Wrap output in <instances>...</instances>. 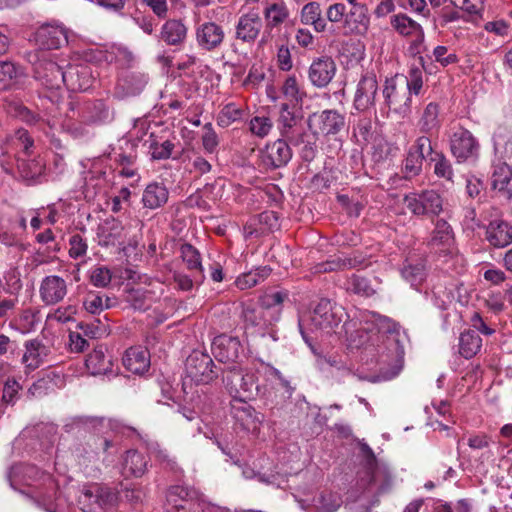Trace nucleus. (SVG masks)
Here are the masks:
<instances>
[{
    "instance_id": "473e14b6",
    "label": "nucleus",
    "mask_w": 512,
    "mask_h": 512,
    "mask_svg": "<svg viewBox=\"0 0 512 512\" xmlns=\"http://www.w3.org/2000/svg\"><path fill=\"white\" fill-rule=\"evenodd\" d=\"M241 318L246 328L253 327L259 329H263L272 324L273 321L278 320V317L269 316L260 305L259 307L244 305L242 307Z\"/></svg>"
},
{
    "instance_id": "e433bc0d",
    "label": "nucleus",
    "mask_w": 512,
    "mask_h": 512,
    "mask_svg": "<svg viewBox=\"0 0 512 512\" xmlns=\"http://www.w3.org/2000/svg\"><path fill=\"white\" fill-rule=\"evenodd\" d=\"M301 23L313 26L316 32H325L328 29L327 21L322 16L321 6L318 2L305 4L300 13Z\"/></svg>"
},
{
    "instance_id": "7c9ffc66",
    "label": "nucleus",
    "mask_w": 512,
    "mask_h": 512,
    "mask_svg": "<svg viewBox=\"0 0 512 512\" xmlns=\"http://www.w3.org/2000/svg\"><path fill=\"white\" fill-rule=\"evenodd\" d=\"M123 365L134 374H143L150 367L149 352L141 347H130L123 356Z\"/></svg>"
},
{
    "instance_id": "864d4df0",
    "label": "nucleus",
    "mask_w": 512,
    "mask_h": 512,
    "mask_svg": "<svg viewBox=\"0 0 512 512\" xmlns=\"http://www.w3.org/2000/svg\"><path fill=\"white\" fill-rule=\"evenodd\" d=\"M22 75L20 67L10 61L0 62V90L10 88Z\"/></svg>"
},
{
    "instance_id": "20e7f679",
    "label": "nucleus",
    "mask_w": 512,
    "mask_h": 512,
    "mask_svg": "<svg viewBox=\"0 0 512 512\" xmlns=\"http://www.w3.org/2000/svg\"><path fill=\"white\" fill-rule=\"evenodd\" d=\"M166 512H207L208 505L193 487L173 485L166 493Z\"/></svg>"
},
{
    "instance_id": "f8f14e48",
    "label": "nucleus",
    "mask_w": 512,
    "mask_h": 512,
    "mask_svg": "<svg viewBox=\"0 0 512 512\" xmlns=\"http://www.w3.org/2000/svg\"><path fill=\"white\" fill-rule=\"evenodd\" d=\"M277 129L281 138L289 140L290 143L302 142L306 130L302 116L297 115L287 103H282L277 118Z\"/></svg>"
},
{
    "instance_id": "c756f323",
    "label": "nucleus",
    "mask_w": 512,
    "mask_h": 512,
    "mask_svg": "<svg viewBox=\"0 0 512 512\" xmlns=\"http://www.w3.org/2000/svg\"><path fill=\"white\" fill-rule=\"evenodd\" d=\"M159 39L169 46H181L187 37V27L181 20L169 19L161 27Z\"/></svg>"
},
{
    "instance_id": "c03bdc74",
    "label": "nucleus",
    "mask_w": 512,
    "mask_h": 512,
    "mask_svg": "<svg viewBox=\"0 0 512 512\" xmlns=\"http://www.w3.org/2000/svg\"><path fill=\"white\" fill-rule=\"evenodd\" d=\"M180 252L187 269L197 274L195 275L196 282H202L204 275L199 251L191 244L185 243L181 245Z\"/></svg>"
},
{
    "instance_id": "9b49d317",
    "label": "nucleus",
    "mask_w": 512,
    "mask_h": 512,
    "mask_svg": "<svg viewBox=\"0 0 512 512\" xmlns=\"http://www.w3.org/2000/svg\"><path fill=\"white\" fill-rule=\"evenodd\" d=\"M307 126L313 136L336 135L344 128L345 117L337 110H324L309 115Z\"/></svg>"
},
{
    "instance_id": "0eeeda50",
    "label": "nucleus",
    "mask_w": 512,
    "mask_h": 512,
    "mask_svg": "<svg viewBox=\"0 0 512 512\" xmlns=\"http://www.w3.org/2000/svg\"><path fill=\"white\" fill-rule=\"evenodd\" d=\"M257 376L253 372H244L237 365L229 367L227 374L223 377L226 387L230 393H234L233 399H253L258 393Z\"/></svg>"
},
{
    "instance_id": "a18cd8bd",
    "label": "nucleus",
    "mask_w": 512,
    "mask_h": 512,
    "mask_svg": "<svg viewBox=\"0 0 512 512\" xmlns=\"http://www.w3.org/2000/svg\"><path fill=\"white\" fill-rule=\"evenodd\" d=\"M123 226L115 218L105 220L98 228L99 243L104 246L113 245L121 237Z\"/></svg>"
},
{
    "instance_id": "052dcab7",
    "label": "nucleus",
    "mask_w": 512,
    "mask_h": 512,
    "mask_svg": "<svg viewBox=\"0 0 512 512\" xmlns=\"http://www.w3.org/2000/svg\"><path fill=\"white\" fill-rule=\"evenodd\" d=\"M273 128L272 120L267 116H254L249 121V130L258 138L267 137Z\"/></svg>"
},
{
    "instance_id": "5fc2aeb1",
    "label": "nucleus",
    "mask_w": 512,
    "mask_h": 512,
    "mask_svg": "<svg viewBox=\"0 0 512 512\" xmlns=\"http://www.w3.org/2000/svg\"><path fill=\"white\" fill-rule=\"evenodd\" d=\"M429 162L434 163L433 171L438 178L453 181L454 172L452 164L442 151L435 153L433 158H429Z\"/></svg>"
},
{
    "instance_id": "412c9836",
    "label": "nucleus",
    "mask_w": 512,
    "mask_h": 512,
    "mask_svg": "<svg viewBox=\"0 0 512 512\" xmlns=\"http://www.w3.org/2000/svg\"><path fill=\"white\" fill-rule=\"evenodd\" d=\"M93 77L91 69L83 64H69L64 70L63 85L72 92H80L89 89Z\"/></svg>"
},
{
    "instance_id": "4468645a",
    "label": "nucleus",
    "mask_w": 512,
    "mask_h": 512,
    "mask_svg": "<svg viewBox=\"0 0 512 512\" xmlns=\"http://www.w3.org/2000/svg\"><path fill=\"white\" fill-rule=\"evenodd\" d=\"M479 147V143L473 134L462 127L453 133L450 140L451 153L459 163L476 158Z\"/></svg>"
},
{
    "instance_id": "393cba45",
    "label": "nucleus",
    "mask_w": 512,
    "mask_h": 512,
    "mask_svg": "<svg viewBox=\"0 0 512 512\" xmlns=\"http://www.w3.org/2000/svg\"><path fill=\"white\" fill-rule=\"evenodd\" d=\"M263 27L261 17L257 12H249L239 17L235 25V38L244 43H253Z\"/></svg>"
},
{
    "instance_id": "7ed1b4c3",
    "label": "nucleus",
    "mask_w": 512,
    "mask_h": 512,
    "mask_svg": "<svg viewBox=\"0 0 512 512\" xmlns=\"http://www.w3.org/2000/svg\"><path fill=\"white\" fill-rule=\"evenodd\" d=\"M454 242V232L450 224L444 219H438L432 231L429 246L444 253V256L447 257L445 261L448 265L447 269L453 266L454 270L460 273L464 266V259L461 255L455 253Z\"/></svg>"
},
{
    "instance_id": "4c0bfd02",
    "label": "nucleus",
    "mask_w": 512,
    "mask_h": 512,
    "mask_svg": "<svg viewBox=\"0 0 512 512\" xmlns=\"http://www.w3.org/2000/svg\"><path fill=\"white\" fill-rule=\"evenodd\" d=\"M265 20V33L273 31L285 23L290 16L289 10L284 3H270L263 9Z\"/></svg>"
},
{
    "instance_id": "bf43d9fd",
    "label": "nucleus",
    "mask_w": 512,
    "mask_h": 512,
    "mask_svg": "<svg viewBox=\"0 0 512 512\" xmlns=\"http://www.w3.org/2000/svg\"><path fill=\"white\" fill-rule=\"evenodd\" d=\"M259 224L262 226L261 231L257 230H248L247 233L249 236L255 234L258 236L259 234L265 232H272L277 230L280 226L278 214L274 211H264L258 215Z\"/></svg>"
},
{
    "instance_id": "774afa93",
    "label": "nucleus",
    "mask_w": 512,
    "mask_h": 512,
    "mask_svg": "<svg viewBox=\"0 0 512 512\" xmlns=\"http://www.w3.org/2000/svg\"><path fill=\"white\" fill-rule=\"evenodd\" d=\"M493 140L497 151H501L505 156L512 155V134L510 132L496 133Z\"/></svg>"
},
{
    "instance_id": "0e129e2a",
    "label": "nucleus",
    "mask_w": 512,
    "mask_h": 512,
    "mask_svg": "<svg viewBox=\"0 0 512 512\" xmlns=\"http://www.w3.org/2000/svg\"><path fill=\"white\" fill-rule=\"evenodd\" d=\"M424 160L412 150H407L406 158L403 161V171L406 178L418 176L422 172Z\"/></svg>"
},
{
    "instance_id": "cd10ccee",
    "label": "nucleus",
    "mask_w": 512,
    "mask_h": 512,
    "mask_svg": "<svg viewBox=\"0 0 512 512\" xmlns=\"http://www.w3.org/2000/svg\"><path fill=\"white\" fill-rule=\"evenodd\" d=\"M441 125L439 104L436 102L428 103L423 108L417 121V127L420 133L435 136L439 133Z\"/></svg>"
},
{
    "instance_id": "4d7b16f0",
    "label": "nucleus",
    "mask_w": 512,
    "mask_h": 512,
    "mask_svg": "<svg viewBox=\"0 0 512 512\" xmlns=\"http://www.w3.org/2000/svg\"><path fill=\"white\" fill-rule=\"evenodd\" d=\"M405 79L407 94L410 98H412V95L418 96L422 93L424 85L422 68L412 65Z\"/></svg>"
},
{
    "instance_id": "72a5a7b5",
    "label": "nucleus",
    "mask_w": 512,
    "mask_h": 512,
    "mask_svg": "<svg viewBox=\"0 0 512 512\" xmlns=\"http://www.w3.org/2000/svg\"><path fill=\"white\" fill-rule=\"evenodd\" d=\"M169 198V191L163 183L152 182L146 186L142 195V203L145 208L158 209L163 207Z\"/></svg>"
},
{
    "instance_id": "c85d7f7f",
    "label": "nucleus",
    "mask_w": 512,
    "mask_h": 512,
    "mask_svg": "<svg viewBox=\"0 0 512 512\" xmlns=\"http://www.w3.org/2000/svg\"><path fill=\"white\" fill-rule=\"evenodd\" d=\"M486 239L495 248H504L512 243V226L503 220H494L486 228Z\"/></svg>"
},
{
    "instance_id": "a878e982",
    "label": "nucleus",
    "mask_w": 512,
    "mask_h": 512,
    "mask_svg": "<svg viewBox=\"0 0 512 512\" xmlns=\"http://www.w3.org/2000/svg\"><path fill=\"white\" fill-rule=\"evenodd\" d=\"M80 118L86 124L101 125L113 120V112L104 100L97 99L84 103Z\"/></svg>"
},
{
    "instance_id": "338daca9",
    "label": "nucleus",
    "mask_w": 512,
    "mask_h": 512,
    "mask_svg": "<svg viewBox=\"0 0 512 512\" xmlns=\"http://www.w3.org/2000/svg\"><path fill=\"white\" fill-rule=\"evenodd\" d=\"M203 135L201 137L202 146L207 153L213 154L217 151L219 138L211 123L203 126Z\"/></svg>"
},
{
    "instance_id": "79ce46f5",
    "label": "nucleus",
    "mask_w": 512,
    "mask_h": 512,
    "mask_svg": "<svg viewBox=\"0 0 512 512\" xmlns=\"http://www.w3.org/2000/svg\"><path fill=\"white\" fill-rule=\"evenodd\" d=\"M459 354L465 359L474 357L482 347V339L475 330H466L459 337Z\"/></svg>"
},
{
    "instance_id": "8fccbe9b",
    "label": "nucleus",
    "mask_w": 512,
    "mask_h": 512,
    "mask_svg": "<svg viewBox=\"0 0 512 512\" xmlns=\"http://www.w3.org/2000/svg\"><path fill=\"white\" fill-rule=\"evenodd\" d=\"M346 288L348 291L362 297H371L377 291V288L372 284L370 279L357 274H353L347 280Z\"/></svg>"
},
{
    "instance_id": "a211bd4d",
    "label": "nucleus",
    "mask_w": 512,
    "mask_h": 512,
    "mask_svg": "<svg viewBox=\"0 0 512 512\" xmlns=\"http://www.w3.org/2000/svg\"><path fill=\"white\" fill-rule=\"evenodd\" d=\"M243 351L240 340L226 334L214 338L212 342V353L216 360L222 363H234Z\"/></svg>"
},
{
    "instance_id": "49530a36",
    "label": "nucleus",
    "mask_w": 512,
    "mask_h": 512,
    "mask_svg": "<svg viewBox=\"0 0 512 512\" xmlns=\"http://www.w3.org/2000/svg\"><path fill=\"white\" fill-rule=\"evenodd\" d=\"M288 296L289 293L286 290L268 292L259 299V304L269 316L279 318L280 307L288 299Z\"/></svg>"
},
{
    "instance_id": "37998d69",
    "label": "nucleus",
    "mask_w": 512,
    "mask_h": 512,
    "mask_svg": "<svg viewBox=\"0 0 512 512\" xmlns=\"http://www.w3.org/2000/svg\"><path fill=\"white\" fill-rule=\"evenodd\" d=\"M115 305L116 299L114 297L93 291L88 292L83 301L85 310L93 315L100 314L105 309L112 308Z\"/></svg>"
},
{
    "instance_id": "f3484780",
    "label": "nucleus",
    "mask_w": 512,
    "mask_h": 512,
    "mask_svg": "<svg viewBox=\"0 0 512 512\" xmlns=\"http://www.w3.org/2000/svg\"><path fill=\"white\" fill-rule=\"evenodd\" d=\"M35 42L41 50L40 52L59 49L68 43L67 30L62 25H42L35 33Z\"/></svg>"
},
{
    "instance_id": "09e8293b",
    "label": "nucleus",
    "mask_w": 512,
    "mask_h": 512,
    "mask_svg": "<svg viewBox=\"0 0 512 512\" xmlns=\"http://www.w3.org/2000/svg\"><path fill=\"white\" fill-rule=\"evenodd\" d=\"M342 503L341 495L332 491H323L314 499L316 512H336Z\"/></svg>"
},
{
    "instance_id": "5701e85b",
    "label": "nucleus",
    "mask_w": 512,
    "mask_h": 512,
    "mask_svg": "<svg viewBox=\"0 0 512 512\" xmlns=\"http://www.w3.org/2000/svg\"><path fill=\"white\" fill-rule=\"evenodd\" d=\"M366 259L360 254L335 255L313 267L314 273H329L366 266Z\"/></svg>"
},
{
    "instance_id": "13d9d810",
    "label": "nucleus",
    "mask_w": 512,
    "mask_h": 512,
    "mask_svg": "<svg viewBox=\"0 0 512 512\" xmlns=\"http://www.w3.org/2000/svg\"><path fill=\"white\" fill-rule=\"evenodd\" d=\"M316 363L321 371L328 372L330 368H335L342 372L343 375H350L352 373L351 369L346 366L341 358L335 355H318Z\"/></svg>"
},
{
    "instance_id": "6e6d98bb",
    "label": "nucleus",
    "mask_w": 512,
    "mask_h": 512,
    "mask_svg": "<svg viewBox=\"0 0 512 512\" xmlns=\"http://www.w3.org/2000/svg\"><path fill=\"white\" fill-rule=\"evenodd\" d=\"M432 137L431 135L421 134L415 139L409 149L416 155H419L422 160L429 161V158H433L434 154L439 152L433 148Z\"/></svg>"
},
{
    "instance_id": "6ab92c4d",
    "label": "nucleus",
    "mask_w": 512,
    "mask_h": 512,
    "mask_svg": "<svg viewBox=\"0 0 512 512\" xmlns=\"http://www.w3.org/2000/svg\"><path fill=\"white\" fill-rule=\"evenodd\" d=\"M225 32L223 27L214 22L207 21L196 28V42L205 51H214L223 44Z\"/></svg>"
},
{
    "instance_id": "b1692460",
    "label": "nucleus",
    "mask_w": 512,
    "mask_h": 512,
    "mask_svg": "<svg viewBox=\"0 0 512 512\" xmlns=\"http://www.w3.org/2000/svg\"><path fill=\"white\" fill-rule=\"evenodd\" d=\"M336 73V64L331 57L322 56L315 59L308 71V77L312 85L318 88L326 87Z\"/></svg>"
},
{
    "instance_id": "39448f33",
    "label": "nucleus",
    "mask_w": 512,
    "mask_h": 512,
    "mask_svg": "<svg viewBox=\"0 0 512 512\" xmlns=\"http://www.w3.org/2000/svg\"><path fill=\"white\" fill-rule=\"evenodd\" d=\"M117 500L113 489L98 483L84 485L79 496L85 512H106L116 505Z\"/></svg>"
},
{
    "instance_id": "6e6552de",
    "label": "nucleus",
    "mask_w": 512,
    "mask_h": 512,
    "mask_svg": "<svg viewBox=\"0 0 512 512\" xmlns=\"http://www.w3.org/2000/svg\"><path fill=\"white\" fill-rule=\"evenodd\" d=\"M212 358L202 351H193L186 359L187 376L196 384H208L218 376Z\"/></svg>"
},
{
    "instance_id": "ea45409f",
    "label": "nucleus",
    "mask_w": 512,
    "mask_h": 512,
    "mask_svg": "<svg viewBox=\"0 0 512 512\" xmlns=\"http://www.w3.org/2000/svg\"><path fill=\"white\" fill-rule=\"evenodd\" d=\"M369 23L370 17L365 4H354L351 5L349 11L346 10L345 25H347L351 31L360 29L367 30Z\"/></svg>"
},
{
    "instance_id": "e2e57ef3",
    "label": "nucleus",
    "mask_w": 512,
    "mask_h": 512,
    "mask_svg": "<svg viewBox=\"0 0 512 512\" xmlns=\"http://www.w3.org/2000/svg\"><path fill=\"white\" fill-rule=\"evenodd\" d=\"M77 328L82 331V334L89 339H98L109 334V325L105 322H98V324L90 322H79Z\"/></svg>"
},
{
    "instance_id": "9d476101",
    "label": "nucleus",
    "mask_w": 512,
    "mask_h": 512,
    "mask_svg": "<svg viewBox=\"0 0 512 512\" xmlns=\"http://www.w3.org/2000/svg\"><path fill=\"white\" fill-rule=\"evenodd\" d=\"M360 449H361L362 453L366 456L367 463H366V469L364 472L365 475L362 476L357 481L356 485L359 489H362L363 492H365L366 490L370 489L371 486L376 485L377 482L380 480V478H383L384 483H382L377 488V493L381 494L390 485L391 478L385 471L381 470L377 466V460H376L375 454H374L373 450L371 449V447L367 443H362L360 446Z\"/></svg>"
},
{
    "instance_id": "dca6fc26",
    "label": "nucleus",
    "mask_w": 512,
    "mask_h": 512,
    "mask_svg": "<svg viewBox=\"0 0 512 512\" xmlns=\"http://www.w3.org/2000/svg\"><path fill=\"white\" fill-rule=\"evenodd\" d=\"M148 83V76L139 71H122L118 77L114 95L125 99L139 95Z\"/></svg>"
},
{
    "instance_id": "2eb2a0df",
    "label": "nucleus",
    "mask_w": 512,
    "mask_h": 512,
    "mask_svg": "<svg viewBox=\"0 0 512 512\" xmlns=\"http://www.w3.org/2000/svg\"><path fill=\"white\" fill-rule=\"evenodd\" d=\"M361 324L362 326L359 331L387 335L396 343L399 342L400 325L387 316L377 312H368L363 315Z\"/></svg>"
},
{
    "instance_id": "423d86ee",
    "label": "nucleus",
    "mask_w": 512,
    "mask_h": 512,
    "mask_svg": "<svg viewBox=\"0 0 512 512\" xmlns=\"http://www.w3.org/2000/svg\"><path fill=\"white\" fill-rule=\"evenodd\" d=\"M405 207L417 217L433 218L443 210V199L436 190H423L404 196Z\"/></svg>"
},
{
    "instance_id": "ddd939ff",
    "label": "nucleus",
    "mask_w": 512,
    "mask_h": 512,
    "mask_svg": "<svg viewBox=\"0 0 512 512\" xmlns=\"http://www.w3.org/2000/svg\"><path fill=\"white\" fill-rule=\"evenodd\" d=\"M378 82L373 72L361 75L353 99V107L359 112L375 110Z\"/></svg>"
},
{
    "instance_id": "3c124183",
    "label": "nucleus",
    "mask_w": 512,
    "mask_h": 512,
    "mask_svg": "<svg viewBox=\"0 0 512 512\" xmlns=\"http://www.w3.org/2000/svg\"><path fill=\"white\" fill-rule=\"evenodd\" d=\"M17 167L23 178L33 180L43 174L45 165L41 159L19 157Z\"/></svg>"
},
{
    "instance_id": "2f4dec72",
    "label": "nucleus",
    "mask_w": 512,
    "mask_h": 512,
    "mask_svg": "<svg viewBox=\"0 0 512 512\" xmlns=\"http://www.w3.org/2000/svg\"><path fill=\"white\" fill-rule=\"evenodd\" d=\"M148 459L137 450L126 452L122 463V475L128 477H141L147 471Z\"/></svg>"
},
{
    "instance_id": "680f3d73",
    "label": "nucleus",
    "mask_w": 512,
    "mask_h": 512,
    "mask_svg": "<svg viewBox=\"0 0 512 512\" xmlns=\"http://www.w3.org/2000/svg\"><path fill=\"white\" fill-rule=\"evenodd\" d=\"M403 278L411 284L417 286L423 282L426 276L425 267L421 263L407 264L401 270Z\"/></svg>"
},
{
    "instance_id": "c9c22d12",
    "label": "nucleus",
    "mask_w": 512,
    "mask_h": 512,
    "mask_svg": "<svg viewBox=\"0 0 512 512\" xmlns=\"http://www.w3.org/2000/svg\"><path fill=\"white\" fill-rule=\"evenodd\" d=\"M512 179V168L503 163L494 168L491 177V186L493 190L498 191L501 197L510 201L512 199V189L508 187Z\"/></svg>"
},
{
    "instance_id": "f704fd0d",
    "label": "nucleus",
    "mask_w": 512,
    "mask_h": 512,
    "mask_svg": "<svg viewBox=\"0 0 512 512\" xmlns=\"http://www.w3.org/2000/svg\"><path fill=\"white\" fill-rule=\"evenodd\" d=\"M392 27L402 36H415V43H422L424 31L422 26L406 14H397L391 18Z\"/></svg>"
},
{
    "instance_id": "f257e3e1",
    "label": "nucleus",
    "mask_w": 512,
    "mask_h": 512,
    "mask_svg": "<svg viewBox=\"0 0 512 512\" xmlns=\"http://www.w3.org/2000/svg\"><path fill=\"white\" fill-rule=\"evenodd\" d=\"M28 59L34 67V77L48 92L40 96L38 108L42 115L32 112L23 103L12 100L5 105L8 115L18 118L21 121L35 126L43 131L49 138L50 143L56 149H62L63 145L56 137L60 115V105L63 103V96L59 90L64 82V70L45 52L34 51L28 54Z\"/></svg>"
},
{
    "instance_id": "4be33fe9",
    "label": "nucleus",
    "mask_w": 512,
    "mask_h": 512,
    "mask_svg": "<svg viewBox=\"0 0 512 512\" xmlns=\"http://www.w3.org/2000/svg\"><path fill=\"white\" fill-rule=\"evenodd\" d=\"M382 94L386 105L392 108L396 114L406 117L411 113L412 98L409 97L407 92L399 93L393 78L386 79Z\"/></svg>"
},
{
    "instance_id": "69168bd1",
    "label": "nucleus",
    "mask_w": 512,
    "mask_h": 512,
    "mask_svg": "<svg viewBox=\"0 0 512 512\" xmlns=\"http://www.w3.org/2000/svg\"><path fill=\"white\" fill-rule=\"evenodd\" d=\"M302 139H303L302 142L299 141L297 143H291V144L293 146L302 145V148L300 151V156H301L302 160L305 162H311L312 160H314V158L316 157V154H317L316 140L311 139L306 130L304 131V136L302 137Z\"/></svg>"
},
{
    "instance_id": "f03ea898",
    "label": "nucleus",
    "mask_w": 512,
    "mask_h": 512,
    "mask_svg": "<svg viewBox=\"0 0 512 512\" xmlns=\"http://www.w3.org/2000/svg\"><path fill=\"white\" fill-rule=\"evenodd\" d=\"M346 315L343 307L332 303L329 299H321L314 307L308 318H300L298 326L302 337L308 343L309 338L306 332L324 331L330 333L338 327Z\"/></svg>"
},
{
    "instance_id": "a19ab883",
    "label": "nucleus",
    "mask_w": 512,
    "mask_h": 512,
    "mask_svg": "<svg viewBox=\"0 0 512 512\" xmlns=\"http://www.w3.org/2000/svg\"><path fill=\"white\" fill-rule=\"evenodd\" d=\"M46 356V347L39 340L33 339L25 343V352L22 362L29 370L37 369Z\"/></svg>"
},
{
    "instance_id": "aec40b11",
    "label": "nucleus",
    "mask_w": 512,
    "mask_h": 512,
    "mask_svg": "<svg viewBox=\"0 0 512 512\" xmlns=\"http://www.w3.org/2000/svg\"><path fill=\"white\" fill-rule=\"evenodd\" d=\"M231 414L240 426L247 431L256 430L262 423L263 416L251 406L246 399H233L231 403Z\"/></svg>"
},
{
    "instance_id": "de8ad7c7",
    "label": "nucleus",
    "mask_w": 512,
    "mask_h": 512,
    "mask_svg": "<svg viewBox=\"0 0 512 512\" xmlns=\"http://www.w3.org/2000/svg\"><path fill=\"white\" fill-rule=\"evenodd\" d=\"M145 143H148V150L153 160H166L170 158L175 147L174 143L170 140L159 141L154 133L149 135V139Z\"/></svg>"
},
{
    "instance_id": "603ef678",
    "label": "nucleus",
    "mask_w": 512,
    "mask_h": 512,
    "mask_svg": "<svg viewBox=\"0 0 512 512\" xmlns=\"http://www.w3.org/2000/svg\"><path fill=\"white\" fill-rule=\"evenodd\" d=\"M245 111L235 103H228L219 111L216 121L222 128H227L235 122L242 120Z\"/></svg>"
},
{
    "instance_id": "1a4fd4ad",
    "label": "nucleus",
    "mask_w": 512,
    "mask_h": 512,
    "mask_svg": "<svg viewBox=\"0 0 512 512\" xmlns=\"http://www.w3.org/2000/svg\"><path fill=\"white\" fill-rule=\"evenodd\" d=\"M289 140L284 138L268 142L259 151V162L265 170H276L285 167L292 159Z\"/></svg>"
},
{
    "instance_id": "bb28decb",
    "label": "nucleus",
    "mask_w": 512,
    "mask_h": 512,
    "mask_svg": "<svg viewBox=\"0 0 512 512\" xmlns=\"http://www.w3.org/2000/svg\"><path fill=\"white\" fill-rule=\"evenodd\" d=\"M67 294V285L63 278L57 275L46 276L40 285V297L47 305L62 301Z\"/></svg>"
},
{
    "instance_id": "58836bf2",
    "label": "nucleus",
    "mask_w": 512,
    "mask_h": 512,
    "mask_svg": "<svg viewBox=\"0 0 512 512\" xmlns=\"http://www.w3.org/2000/svg\"><path fill=\"white\" fill-rule=\"evenodd\" d=\"M106 347L99 345L87 356L85 364L92 375L106 374L112 369V361L106 356Z\"/></svg>"
}]
</instances>
